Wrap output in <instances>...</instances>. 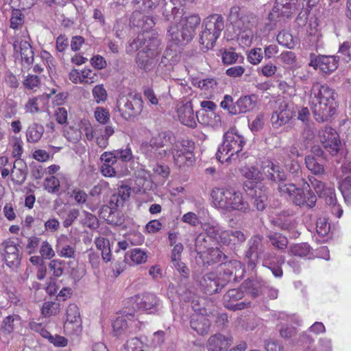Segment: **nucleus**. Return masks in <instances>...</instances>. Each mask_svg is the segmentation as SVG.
<instances>
[{
    "instance_id": "1",
    "label": "nucleus",
    "mask_w": 351,
    "mask_h": 351,
    "mask_svg": "<svg viewBox=\"0 0 351 351\" xmlns=\"http://www.w3.org/2000/svg\"><path fill=\"white\" fill-rule=\"evenodd\" d=\"M337 94L326 84L315 83L312 86L308 104L315 119L323 123L336 113Z\"/></svg>"
},
{
    "instance_id": "2",
    "label": "nucleus",
    "mask_w": 351,
    "mask_h": 351,
    "mask_svg": "<svg viewBox=\"0 0 351 351\" xmlns=\"http://www.w3.org/2000/svg\"><path fill=\"white\" fill-rule=\"evenodd\" d=\"M214 206L224 213L233 211L246 213L250 206L241 191L233 188H215L211 191Z\"/></svg>"
},
{
    "instance_id": "3",
    "label": "nucleus",
    "mask_w": 351,
    "mask_h": 351,
    "mask_svg": "<svg viewBox=\"0 0 351 351\" xmlns=\"http://www.w3.org/2000/svg\"><path fill=\"white\" fill-rule=\"evenodd\" d=\"M245 143L243 136L234 129L228 130L223 135L222 144L218 147L217 159L221 162L235 160Z\"/></svg>"
},
{
    "instance_id": "4",
    "label": "nucleus",
    "mask_w": 351,
    "mask_h": 351,
    "mask_svg": "<svg viewBox=\"0 0 351 351\" xmlns=\"http://www.w3.org/2000/svg\"><path fill=\"white\" fill-rule=\"evenodd\" d=\"M173 141L174 137L171 132H161L143 147V153L151 160L162 159L169 154V147Z\"/></svg>"
},
{
    "instance_id": "5",
    "label": "nucleus",
    "mask_w": 351,
    "mask_h": 351,
    "mask_svg": "<svg viewBox=\"0 0 351 351\" xmlns=\"http://www.w3.org/2000/svg\"><path fill=\"white\" fill-rule=\"evenodd\" d=\"M171 13L165 8L163 15L167 21L173 19L175 23H178L181 28L184 29L182 38L186 39V43L192 40L195 30L200 23V18L197 15H191L185 18L182 17V12L176 6H169Z\"/></svg>"
},
{
    "instance_id": "6",
    "label": "nucleus",
    "mask_w": 351,
    "mask_h": 351,
    "mask_svg": "<svg viewBox=\"0 0 351 351\" xmlns=\"http://www.w3.org/2000/svg\"><path fill=\"white\" fill-rule=\"evenodd\" d=\"M143 108V101L141 95L129 93L121 96L117 101L116 109L125 120H130L139 116Z\"/></svg>"
},
{
    "instance_id": "7",
    "label": "nucleus",
    "mask_w": 351,
    "mask_h": 351,
    "mask_svg": "<svg viewBox=\"0 0 351 351\" xmlns=\"http://www.w3.org/2000/svg\"><path fill=\"white\" fill-rule=\"evenodd\" d=\"M159 45L160 40L158 38H154L146 45L145 49L138 51L136 63L139 69L145 72L154 69L158 62L157 57L160 54Z\"/></svg>"
},
{
    "instance_id": "8",
    "label": "nucleus",
    "mask_w": 351,
    "mask_h": 351,
    "mask_svg": "<svg viewBox=\"0 0 351 351\" xmlns=\"http://www.w3.org/2000/svg\"><path fill=\"white\" fill-rule=\"evenodd\" d=\"M295 0H276L275 5L268 16L269 23L267 24L269 30L272 29L278 21L288 19L295 11Z\"/></svg>"
},
{
    "instance_id": "9",
    "label": "nucleus",
    "mask_w": 351,
    "mask_h": 351,
    "mask_svg": "<svg viewBox=\"0 0 351 351\" xmlns=\"http://www.w3.org/2000/svg\"><path fill=\"white\" fill-rule=\"evenodd\" d=\"M308 65L317 70L319 69L323 73L329 75L339 66V57L335 56L315 55L310 53Z\"/></svg>"
},
{
    "instance_id": "10",
    "label": "nucleus",
    "mask_w": 351,
    "mask_h": 351,
    "mask_svg": "<svg viewBox=\"0 0 351 351\" xmlns=\"http://www.w3.org/2000/svg\"><path fill=\"white\" fill-rule=\"evenodd\" d=\"M0 253L9 267L16 268L20 265L21 254L19 245L14 241L8 239L1 243Z\"/></svg>"
},
{
    "instance_id": "11",
    "label": "nucleus",
    "mask_w": 351,
    "mask_h": 351,
    "mask_svg": "<svg viewBox=\"0 0 351 351\" xmlns=\"http://www.w3.org/2000/svg\"><path fill=\"white\" fill-rule=\"evenodd\" d=\"M319 138L323 147L332 156L339 152L341 147V142L335 130L330 127H325L319 132Z\"/></svg>"
},
{
    "instance_id": "12",
    "label": "nucleus",
    "mask_w": 351,
    "mask_h": 351,
    "mask_svg": "<svg viewBox=\"0 0 351 351\" xmlns=\"http://www.w3.org/2000/svg\"><path fill=\"white\" fill-rule=\"evenodd\" d=\"M228 19L232 25L234 32L252 27V16L241 12L239 6L231 8Z\"/></svg>"
},
{
    "instance_id": "13",
    "label": "nucleus",
    "mask_w": 351,
    "mask_h": 351,
    "mask_svg": "<svg viewBox=\"0 0 351 351\" xmlns=\"http://www.w3.org/2000/svg\"><path fill=\"white\" fill-rule=\"evenodd\" d=\"M136 306L138 310L154 313L157 312L161 306L159 298L154 293H145L134 298Z\"/></svg>"
},
{
    "instance_id": "14",
    "label": "nucleus",
    "mask_w": 351,
    "mask_h": 351,
    "mask_svg": "<svg viewBox=\"0 0 351 351\" xmlns=\"http://www.w3.org/2000/svg\"><path fill=\"white\" fill-rule=\"evenodd\" d=\"M207 236L200 233L195 239V250L199 254H210L211 260L214 262L221 261L226 259V256L218 248L210 247L209 241Z\"/></svg>"
},
{
    "instance_id": "15",
    "label": "nucleus",
    "mask_w": 351,
    "mask_h": 351,
    "mask_svg": "<svg viewBox=\"0 0 351 351\" xmlns=\"http://www.w3.org/2000/svg\"><path fill=\"white\" fill-rule=\"evenodd\" d=\"M248 249L245 252V258L247 260L248 267L254 269L264 251L263 237L260 235L253 236L247 243Z\"/></svg>"
},
{
    "instance_id": "16",
    "label": "nucleus",
    "mask_w": 351,
    "mask_h": 351,
    "mask_svg": "<svg viewBox=\"0 0 351 351\" xmlns=\"http://www.w3.org/2000/svg\"><path fill=\"white\" fill-rule=\"evenodd\" d=\"M278 107L271 115V123L275 128L286 124L293 117V111L289 108L287 101L278 99Z\"/></svg>"
},
{
    "instance_id": "17",
    "label": "nucleus",
    "mask_w": 351,
    "mask_h": 351,
    "mask_svg": "<svg viewBox=\"0 0 351 351\" xmlns=\"http://www.w3.org/2000/svg\"><path fill=\"white\" fill-rule=\"evenodd\" d=\"M261 169L263 175L273 182L277 183L287 180V175L284 170L278 164L271 160L264 161Z\"/></svg>"
},
{
    "instance_id": "18",
    "label": "nucleus",
    "mask_w": 351,
    "mask_h": 351,
    "mask_svg": "<svg viewBox=\"0 0 351 351\" xmlns=\"http://www.w3.org/2000/svg\"><path fill=\"white\" fill-rule=\"evenodd\" d=\"M243 297V293L237 289L229 290L223 296V304L226 308L232 310H242L250 306V302H237Z\"/></svg>"
},
{
    "instance_id": "19",
    "label": "nucleus",
    "mask_w": 351,
    "mask_h": 351,
    "mask_svg": "<svg viewBox=\"0 0 351 351\" xmlns=\"http://www.w3.org/2000/svg\"><path fill=\"white\" fill-rule=\"evenodd\" d=\"M308 181L319 197L325 198L327 204H335L336 197L334 188L326 187L324 182L313 176H309Z\"/></svg>"
},
{
    "instance_id": "20",
    "label": "nucleus",
    "mask_w": 351,
    "mask_h": 351,
    "mask_svg": "<svg viewBox=\"0 0 351 351\" xmlns=\"http://www.w3.org/2000/svg\"><path fill=\"white\" fill-rule=\"evenodd\" d=\"M185 143V141L177 142L171 148V154L174 161L180 167L183 165L186 161L191 160L193 158L191 147H187Z\"/></svg>"
},
{
    "instance_id": "21",
    "label": "nucleus",
    "mask_w": 351,
    "mask_h": 351,
    "mask_svg": "<svg viewBox=\"0 0 351 351\" xmlns=\"http://www.w3.org/2000/svg\"><path fill=\"white\" fill-rule=\"evenodd\" d=\"M16 54H19L23 65L28 67L34 62V51L30 44L26 40H15L13 45Z\"/></svg>"
},
{
    "instance_id": "22",
    "label": "nucleus",
    "mask_w": 351,
    "mask_h": 351,
    "mask_svg": "<svg viewBox=\"0 0 351 351\" xmlns=\"http://www.w3.org/2000/svg\"><path fill=\"white\" fill-rule=\"evenodd\" d=\"M178 116L180 121L190 128H195L197 125L196 117L194 114L191 102H186L178 108Z\"/></svg>"
},
{
    "instance_id": "23",
    "label": "nucleus",
    "mask_w": 351,
    "mask_h": 351,
    "mask_svg": "<svg viewBox=\"0 0 351 351\" xmlns=\"http://www.w3.org/2000/svg\"><path fill=\"white\" fill-rule=\"evenodd\" d=\"M232 339L221 334H215L210 337L208 340V351H225L232 344Z\"/></svg>"
},
{
    "instance_id": "24",
    "label": "nucleus",
    "mask_w": 351,
    "mask_h": 351,
    "mask_svg": "<svg viewBox=\"0 0 351 351\" xmlns=\"http://www.w3.org/2000/svg\"><path fill=\"white\" fill-rule=\"evenodd\" d=\"M203 26L206 31L215 33V36L219 38L224 28L223 18L219 14H212L204 21Z\"/></svg>"
},
{
    "instance_id": "25",
    "label": "nucleus",
    "mask_w": 351,
    "mask_h": 351,
    "mask_svg": "<svg viewBox=\"0 0 351 351\" xmlns=\"http://www.w3.org/2000/svg\"><path fill=\"white\" fill-rule=\"evenodd\" d=\"M154 38H158L147 32L140 34L135 39L129 43L126 47V52L132 53L137 50L145 49L146 45Z\"/></svg>"
},
{
    "instance_id": "26",
    "label": "nucleus",
    "mask_w": 351,
    "mask_h": 351,
    "mask_svg": "<svg viewBox=\"0 0 351 351\" xmlns=\"http://www.w3.org/2000/svg\"><path fill=\"white\" fill-rule=\"evenodd\" d=\"M27 174V167L26 163L21 158L16 159L12 169L11 179L16 184H22Z\"/></svg>"
},
{
    "instance_id": "27",
    "label": "nucleus",
    "mask_w": 351,
    "mask_h": 351,
    "mask_svg": "<svg viewBox=\"0 0 351 351\" xmlns=\"http://www.w3.org/2000/svg\"><path fill=\"white\" fill-rule=\"evenodd\" d=\"M256 105V97L254 95L240 97L236 102V108L232 109V114L245 113L253 110Z\"/></svg>"
},
{
    "instance_id": "28",
    "label": "nucleus",
    "mask_w": 351,
    "mask_h": 351,
    "mask_svg": "<svg viewBox=\"0 0 351 351\" xmlns=\"http://www.w3.org/2000/svg\"><path fill=\"white\" fill-rule=\"evenodd\" d=\"M190 324L193 330L201 335H204L209 330L210 322L206 316L195 313L192 315Z\"/></svg>"
},
{
    "instance_id": "29",
    "label": "nucleus",
    "mask_w": 351,
    "mask_h": 351,
    "mask_svg": "<svg viewBox=\"0 0 351 351\" xmlns=\"http://www.w3.org/2000/svg\"><path fill=\"white\" fill-rule=\"evenodd\" d=\"M242 287L253 298H256L263 293V290L266 289L265 283L261 278H252L245 280Z\"/></svg>"
},
{
    "instance_id": "30",
    "label": "nucleus",
    "mask_w": 351,
    "mask_h": 351,
    "mask_svg": "<svg viewBox=\"0 0 351 351\" xmlns=\"http://www.w3.org/2000/svg\"><path fill=\"white\" fill-rule=\"evenodd\" d=\"M183 245L179 243L176 244L171 252V262L176 269L184 276L189 274V269L185 266L184 263L181 262V254L183 251Z\"/></svg>"
},
{
    "instance_id": "31",
    "label": "nucleus",
    "mask_w": 351,
    "mask_h": 351,
    "mask_svg": "<svg viewBox=\"0 0 351 351\" xmlns=\"http://www.w3.org/2000/svg\"><path fill=\"white\" fill-rule=\"evenodd\" d=\"M170 21L171 22V25L168 29V33L171 42L178 45H184L186 43V39L182 38L184 29L181 28L178 23H175L173 19Z\"/></svg>"
},
{
    "instance_id": "32",
    "label": "nucleus",
    "mask_w": 351,
    "mask_h": 351,
    "mask_svg": "<svg viewBox=\"0 0 351 351\" xmlns=\"http://www.w3.org/2000/svg\"><path fill=\"white\" fill-rule=\"evenodd\" d=\"M201 123L213 128L221 125V117L215 110H204L201 117Z\"/></svg>"
},
{
    "instance_id": "33",
    "label": "nucleus",
    "mask_w": 351,
    "mask_h": 351,
    "mask_svg": "<svg viewBox=\"0 0 351 351\" xmlns=\"http://www.w3.org/2000/svg\"><path fill=\"white\" fill-rule=\"evenodd\" d=\"M44 127L38 123H34L29 125L26 131L27 140L29 143H37L44 134Z\"/></svg>"
},
{
    "instance_id": "34",
    "label": "nucleus",
    "mask_w": 351,
    "mask_h": 351,
    "mask_svg": "<svg viewBox=\"0 0 351 351\" xmlns=\"http://www.w3.org/2000/svg\"><path fill=\"white\" fill-rule=\"evenodd\" d=\"M201 227L204 231L203 233L215 241H217L222 228L217 222L214 221L201 223Z\"/></svg>"
},
{
    "instance_id": "35",
    "label": "nucleus",
    "mask_w": 351,
    "mask_h": 351,
    "mask_svg": "<svg viewBox=\"0 0 351 351\" xmlns=\"http://www.w3.org/2000/svg\"><path fill=\"white\" fill-rule=\"evenodd\" d=\"M20 324L21 318L19 315H9L6 317L3 321L1 332L4 335H10Z\"/></svg>"
},
{
    "instance_id": "36",
    "label": "nucleus",
    "mask_w": 351,
    "mask_h": 351,
    "mask_svg": "<svg viewBox=\"0 0 351 351\" xmlns=\"http://www.w3.org/2000/svg\"><path fill=\"white\" fill-rule=\"evenodd\" d=\"M132 19L134 25L142 27L145 30L152 28L155 25L152 17L142 16L140 12H133Z\"/></svg>"
},
{
    "instance_id": "37",
    "label": "nucleus",
    "mask_w": 351,
    "mask_h": 351,
    "mask_svg": "<svg viewBox=\"0 0 351 351\" xmlns=\"http://www.w3.org/2000/svg\"><path fill=\"white\" fill-rule=\"evenodd\" d=\"M126 257L130 259L132 265H140L145 263L147 255L145 251L140 248H134L126 253Z\"/></svg>"
},
{
    "instance_id": "38",
    "label": "nucleus",
    "mask_w": 351,
    "mask_h": 351,
    "mask_svg": "<svg viewBox=\"0 0 351 351\" xmlns=\"http://www.w3.org/2000/svg\"><path fill=\"white\" fill-rule=\"evenodd\" d=\"M254 206L258 210H263L267 203V193L266 189L263 191L261 188H256L254 190Z\"/></svg>"
},
{
    "instance_id": "39",
    "label": "nucleus",
    "mask_w": 351,
    "mask_h": 351,
    "mask_svg": "<svg viewBox=\"0 0 351 351\" xmlns=\"http://www.w3.org/2000/svg\"><path fill=\"white\" fill-rule=\"evenodd\" d=\"M132 317V315H126L117 317L112 324L113 333L115 336H119L124 333L128 327V319Z\"/></svg>"
},
{
    "instance_id": "40",
    "label": "nucleus",
    "mask_w": 351,
    "mask_h": 351,
    "mask_svg": "<svg viewBox=\"0 0 351 351\" xmlns=\"http://www.w3.org/2000/svg\"><path fill=\"white\" fill-rule=\"evenodd\" d=\"M311 248L306 243H298L289 247V252L291 255L299 257L307 256L311 254Z\"/></svg>"
},
{
    "instance_id": "41",
    "label": "nucleus",
    "mask_w": 351,
    "mask_h": 351,
    "mask_svg": "<svg viewBox=\"0 0 351 351\" xmlns=\"http://www.w3.org/2000/svg\"><path fill=\"white\" fill-rule=\"evenodd\" d=\"M271 245L276 249L285 250L288 245V239L280 233L274 232L268 235Z\"/></svg>"
},
{
    "instance_id": "42",
    "label": "nucleus",
    "mask_w": 351,
    "mask_h": 351,
    "mask_svg": "<svg viewBox=\"0 0 351 351\" xmlns=\"http://www.w3.org/2000/svg\"><path fill=\"white\" fill-rule=\"evenodd\" d=\"M218 37L215 36V33H210L204 29L199 36L200 44L206 49H211L214 47Z\"/></svg>"
},
{
    "instance_id": "43",
    "label": "nucleus",
    "mask_w": 351,
    "mask_h": 351,
    "mask_svg": "<svg viewBox=\"0 0 351 351\" xmlns=\"http://www.w3.org/2000/svg\"><path fill=\"white\" fill-rule=\"evenodd\" d=\"M66 321L65 325L69 324L79 323L80 322V313L77 306L71 304L66 308Z\"/></svg>"
},
{
    "instance_id": "44",
    "label": "nucleus",
    "mask_w": 351,
    "mask_h": 351,
    "mask_svg": "<svg viewBox=\"0 0 351 351\" xmlns=\"http://www.w3.org/2000/svg\"><path fill=\"white\" fill-rule=\"evenodd\" d=\"M305 163L307 169L315 175H321L324 172L322 165L319 164L314 156H307L305 158Z\"/></svg>"
},
{
    "instance_id": "45",
    "label": "nucleus",
    "mask_w": 351,
    "mask_h": 351,
    "mask_svg": "<svg viewBox=\"0 0 351 351\" xmlns=\"http://www.w3.org/2000/svg\"><path fill=\"white\" fill-rule=\"evenodd\" d=\"M242 176L247 179L253 180H260L262 178V171H260L256 167L253 166H245L241 169Z\"/></svg>"
},
{
    "instance_id": "46",
    "label": "nucleus",
    "mask_w": 351,
    "mask_h": 351,
    "mask_svg": "<svg viewBox=\"0 0 351 351\" xmlns=\"http://www.w3.org/2000/svg\"><path fill=\"white\" fill-rule=\"evenodd\" d=\"M271 222L275 226L282 230H289L293 228V223L291 217L285 215L272 218Z\"/></svg>"
},
{
    "instance_id": "47",
    "label": "nucleus",
    "mask_w": 351,
    "mask_h": 351,
    "mask_svg": "<svg viewBox=\"0 0 351 351\" xmlns=\"http://www.w3.org/2000/svg\"><path fill=\"white\" fill-rule=\"evenodd\" d=\"M193 84L201 90L210 91L216 88L217 82L215 78H205L202 80L195 79Z\"/></svg>"
},
{
    "instance_id": "48",
    "label": "nucleus",
    "mask_w": 351,
    "mask_h": 351,
    "mask_svg": "<svg viewBox=\"0 0 351 351\" xmlns=\"http://www.w3.org/2000/svg\"><path fill=\"white\" fill-rule=\"evenodd\" d=\"M268 259L265 258L263 262V265L266 266L269 269L273 275L276 278H280L282 276L283 271L281 268L282 265L285 263L284 257L281 256L279 260H278L277 263H267Z\"/></svg>"
},
{
    "instance_id": "49",
    "label": "nucleus",
    "mask_w": 351,
    "mask_h": 351,
    "mask_svg": "<svg viewBox=\"0 0 351 351\" xmlns=\"http://www.w3.org/2000/svg\"><path fill=\"white\" fill-rule=\"evenodd\" d=\"M237 40L239 41L241 45L245 46H249L252 42L254 34L252 28L246 29L245 30L239 31L234 32Z\"/></svg>"
},
{
    "instance_id": "50",
    "label": "nucleus",
    "mask_w": 351,
    "mask_h": 351,
    "mask_svg": "<svg viewBox=\"0 0 351 351\" xmlns=\"http://www.w3.org/2000/svg\"><path fill=\"white\" fill-rule=\"evenodd\" d=\"M65 262L59 259H54L50 261L49 268L56 277H60L65 269Z\"/></svg>"
},
{
    "instance_id": "51",
    "label": "nucleus",
    "mask_w": 351,
    "mask_h": 351,
    "mask_svg": "<svg viewBox=\"0 0 351 351\" xmlns=\"http://www.w3.org/2000/svg\"><path fill=\"white\" fill-rule=\"evenodd\" d=\"M60 181L56 177L51 176L45 178L44 187L49 193H58L60 190Z\"/></svg>"
},
{
    "instance_id": "52",
    "label": "nucleus",
    "mask_w": 351,
    "mask_h": 351,
    "mask_svg": "<svg viewBox=\"0 0 351 351\" xmlns=\"http://www.w3.org/2000/svg\"><path fill=\"white\" fill-rule=\"evenodd\" d=\"M92 94L97 104L105 102L108 97L107 91L102 84L96 85L92 90Z\"/></svg>"
},
{
    "instance_id": "53",
    "label": "nucleus",
    "mask_w": 351,
    "mask_h": 351,
    "mask_svg": "<svg viewBox=\"0 0 351 351\" xmlns=\"http://www.w3.org/2000/svg\"><path fill=\"white\" fill-rule=\"evenodd\" d=\"M277 41L281 45L292 48L294 45L293 36L287 31H281L277 36Z\"/></svg>"
},
{
    "instance_id": "54",
    "label": "nucleus",
    "mask_w": 351,
    "mask_h": 351,
    "mask_svg": "<svg viewBox=\"0 0 351 351\" xmlns=\"http://www.w3.org/2000/svg\"><path fill=\"white\" fill-rule=\"evenodd\" d=\"M24 22V15L19 9H14L12 12L10 18V27L12 29H17L22 26Z\"/></svg>"
},
{
    "instance_id": "55",
    "label": "nucleus",
    "mask_w": 351,
    "mask_h": 351,
    "mask_svg": "<svg viewBox=\"0 0 351 351\" xmlns=\"http://www.w3.org/2000/svg\"><path fill=\"white\" fill-rule=\"evenodd\" d=\"M278 191L282 196H291L297 191V187L293 184H287L285 181L277 182Z\"/></svg>"
},
{
    "instance_id": "56",
    "label": "nucleus",
    "mask_w": 351,
    "mask_h": 351,
    "mask_svg": "<svg viewBox=\"0 0 351 351\" xmlns=\"http://www.w3.org/2000/svg\"><path fill=\"white\" fill-rule=\"evenodd\" d=\"M57 252L59 256L64 258H73L75 256V248L71 245L61 243L58 244L57 246Z\"/></svg>"
},
{
    "instance_id": "57",
    "label": "nucleus",
    "mask_w": 351,
    "mask_h": 351,
    "mask_svg": "<svg viewBox=\"0 0 351 351\" xmlns=\"http://www.w3.org/2000/svg\"><path fill=\"white\" fill-rule=\"evenodd\" d=\"M338 53H339L342 59L348 62L351 59V37L347 40L346 41H344L339 47Z\"/></svg>"
},
{
    "instance_id": "58",
    "label": "nucleus",
    "mask_w": 351,
    "mask_h": 351,
    "mask_svg": "<svg viewBox=\"0 0 351 351\" xmlns=\"http://www.w3.org/2000/svg\"><path fill=\"white\" fill-rule=\"evenodd\" d=\"M59 304L53 302H45L42 307V314L45 317H49L58 313Z\"/></svg>"
},
{
    "instance_id": "59",
    "label": "nucleus",
    "mask_w": 351,
    "mask_h": 351,
    "mask_svg": "<svg viewBox=\"0 0 351 351\" xmlns=\"http://www.w3.org/2000/svg\"><path fill=\"white\" fill-rule=\"evenodd\" d=\"M316 229L318 234L320 236L324 237L327 235L330 230V226L328 219L325 217L319 218L316 223Z\"/></svg>"
},
{
    "instance_id": "60",
    "label": "nucleus",
    "mask_w": 351,
    "mask_h": 351,
    "mask_svg": "<svg viewBox=\"0 0 351 351\" xmlns=\"http://www.w3.org/2000/svg\"><path fill=\"white\" fill-rule=\"evenodd\" d=\"M98 75L90 69H84L81 71V84H93L97 82Z\"/></svg>"
},
{
    "instance_id": "61",
    "label": "nucleus",
    "mask_w": 351,
    "mask_h": 351,
    "mask_svg": "<svg viewBox=\"0 0 351 351\" xmlns=\"http://www.w3.org/2000/svg\"><path fill=\"white\" fill-rule=\"evenodd\" d=\"M94 114L96 120L101 124H106L110 120V113L108 110L102 107H97Z\"/></svg>"
},
{
    "instance_id": "62",
    "label": "nucleus",
    "mask_w": 351,
    "mask_h": 351,
    "mask_svg": "<svg viewBox=\"0 0 351 351\" xmlns=\"http://www.w3.org/2000/svg\"><path fill=\"white\" fill-rule=\"evenodd\" d=\"M143 348V343L136 337L130 339L124 345L126 351H144Z\"/></svg>"
},
{
    "instance_id": "63",
    "label": "nucleus",
    "mask_w": 351,
    "mask_h": 351,
    "mask_svg": "<svg viewBox=\"0 0 351 351\" xmlns=\"http://www.w3.org/2000/svg\"><path fill=\"white\" fill-rule=\"evenodd\" d=\"M39 252L41 257L45 259H51L55 256V252L52 246L47 241L42 243Z\"/></svg>"
},
{
    "instance_id": "64",
    "label": "nucleus",
    "mask_w": 351,
    "mask_h": 351,
    "mask_svg": "<svg viewBox=\"0 0 351 351\" xmlns=\"http://www.w3.org/2000/svg\"><path fill=\"white\" fill-rule=\"evenodd\" d=\"M262 59L263 53L261 48L252 49L247 54V60L254 65L259 64Z\"/></svg>"
}]
</instances>
